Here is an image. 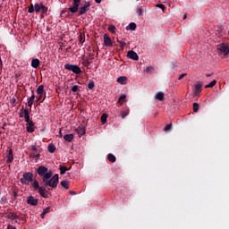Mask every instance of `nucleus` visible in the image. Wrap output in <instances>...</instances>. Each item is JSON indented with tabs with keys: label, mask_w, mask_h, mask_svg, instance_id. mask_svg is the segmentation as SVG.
<instances>
[{
	"label": "nucleus",
	"mask_w": 229,
	"mask_h": 229,
	"mask_svg": "<svg viewBox=\"0 0 229 229\" xmlns=\"http://www.w3.org/2000/svg\"><path fill=\"white\" fill-rule=\"evenodd\" d=\"M70 194H71V195H75L76 192H74V191H70Z\"/></svg>",
	"instance_id": "bf43d9fd"
},
{
	"label": "nucleus",
	"mask_w": 229,
	"mask_h": 229,
	"mask_svg": "<svg viewBox=\"0 0 229 229\" xmlns=\"http://www.w3.org/2000/svg\"><path fill=\"white\" fill-rule=\"evenodd\" d=\"M25 109L21 108V113H20V118H23L25 117V113H24Z\"/></svg>",
	"instance_id": "09e8293b"
},
{
	"label": "nucleus",
	"mask_w": 229,
	"mask_h": 229,
	"mask_svg": "<svg viewBox=\"0 0 229 229\" xmlns=\"http://www.w3.org/2000/svg\"><path fill=\"white\" fill-rule=\"evenodd\" d=\"M136 29H137V24L135 22H131L127 26V30L134 31Z\"/></svg>",
	"instance_id": "412c9836"
},
{
	"label": "nucleus",
	"mask_w": 229,
	"mask_h": 229,
	"mask_svg": "<svg viewBox=\"0 0 229 229\" xmlns=\"http://www.w3.org/2000/svg\"><path fill=\"white\" fill-rule=\"evenodd\" d=\"M186 18H188V16H187V14H184V15L182 16V20H186Z\"/></svg>",
	"instance_id": "4d7b16f0"
},
{
	"label": "nucleus",
	"mask_w": 229,
	"mask_h": 229,
	"mask_svg": "<svg viewBox=\"0 0 229 229\" xmlns=\"http://www.w3.org/2000/svg\"><path fill=\"white\" fill-rule=\"evenodd\" d=\"M82 65L89 67L90 65V61L89 60L84 61V63H82Z\"/></svg>",
	"instance_id": "c03bdc74"
},
{
	"label": "nucleus",
	"mask_w": 229,
	"mask_h": 229,
	"mask_svg": "<svg viewBox=\"0 0 229 229\" xmlns=\"http://www.w3.org/2000/svg\"><path fill=\"white\" fill-rule=\"evenodd\" d=\"M127 115H128V111H123V112H122L121 117H122V119H125V117H127Z\"/></svg>",
	"instance_id": "79ce46f5"
},
{
	"label": "nucleus",
	"mask_w": 229,
	"mask_h": 229,
	"mask_svg": "<svg viewBox=\"0 0 229 229\" xmlns=\"http://www.w3.org/2000/svg\"><path fill=\"white\" fill-rule=\"evenodd\" d=\"M16 103H17V99L15 98H10V104L15 106Z\"/></svg>",
	"instance_id": "ea45409f"
},
{
	"label": "nucleus",
	"mask_w": 229,
	"mask_h": 229,
	"mask_svg": "<svg viewBox=\"0 0 229 229\" xmlns=\"http://www.w3.org/2000/svg\"><path fill=\"white\" fill-rule=\"evenodd\" d=\"M96 2V4H99L101 0H94Z\"/></svg>",
	"instance_id": "6e6d98bb"
},
{
	"label": "nucleus",
	"mask_w": 229,
	"mask_h": 229,
	"mask_svg": "<svg viewBox=\"0 0 229 229\" xmlns=\"http://www.w3.org/2000/svg\"><path fill=\"white\" fill-rule=\"evenodd\" d=\"M157 7L160 8L163 12L166 10V7L163 4H157Z\"/></svg>",
	"instance_id": "58836bf2"
},
{
	"label": "nucleus",
	"mask_w": 229,
	"mask_h": 229,
	"mask_svg": "<svg viewBox=\"0 0 229 229\" xmlns=\"http://www.w3.org/2000/svg\"><path fill=\"white\" fill-rule=\"evenodd\" d=\"M24 114H25V116H23V118L25 119V123H33L32 121H30V111H28L27 108H25Z\"/></svg>",
	"instance_id": "dca6fc26"
},
{
	"label": "nucleus",
	"mask_w": 229,
	"mask_h": 229,
	"mask_svg": "<svg viewBox=\"0 0 229 229\" xmlns=\"http://www.w3.org/2000/svg\"><path fill=\"white\" fill-rule=\"evenodd\" d=\"M63 139H64V140L67 142H72V140L74 139V134H72V133L65 134L64 136H63Z\"/></svg>",
	"instance_id": "4468645a"
},
{
	"label": "nucleus",
	"mask_w": 229,
	"mask_h": 229,
	"mask_svg": "<svg viewBox=\"0 0 229 229\" xmlns=\"http://www.w3.org/2000/svg\"><path fill=\"white\" fill-rule=\"evenodd\" d=\"M155 98L157 101H163L165 99V93H163L162 91L157 92V96L155 97Z\"/></svg>",
	"instance_id": "f3484780"
},
{
	"label": "nucleus",
	"mask_w": 229,
	"mask_h": 229,
	"mask_svg": "<svg viewBox=\"0 0 229 229\" xmlns=\"http://www.w3.org/2000/svg\"><path fill=\"white\" fill-rule=\"evenodd\" d=\"M128 78L125 76H120L117 78V83L120 85H127Z\"/></svg>",
	"instance_id": "ddd939ff"
},
{
	"label": "nucleus",
	"mask_w": 229,
	"mask_h": 229,
	"mask_svg": "<svg viewBox=\"0 0 229 229\" xmlns=\"http://www.w3.org/2000/svg\"><path fill=\"white\" fill-rule=\"evenodd\" d=\"M199 110V104H198V103L192 104V111L194 113H198Z\"/></svg>",
	"instance_id": "c756f323"
},
{
	"label": "nucleus",
	"mask_w": 229,
	"mask_h": 229,
	"mask_svg": "<svg viewBox=\"0 0 229 229\" xmlns=\"http://www.w3.org/2000/svg\"><path fill=\"white\" fill-rule=\"evenodd\" d=\"M56 151V147L54 144L48 145V152L54 154Z\"/></svg>",
	"instance_id": "b1692460"
},
{
	"label": "nucleus",
	"mask_w": 229,
	"mask_h": 229,
	"mask_svg": "<svg viewBox=\"0 0 229 229\" xmlns=\"http://www.w3.org/2000/svg\"><path fill=\"white\" fill-rule=\"evenodd\" d=\"M8 219H12V221H14L15 219H17V216L14 215L13 213L10 214L7 216Z\"/></svg>",
	"instance_id": "f704fd0d"
},
{
	"label": "nucleus",
	"mask_w": 229,
	"mask_h": 229,
	"mask_svg": "<svg viewBox=\"0 0 229 229\" xmlns=\"http://www.w3.org/2000/svg\"><path fill=\"white\" fill-rule=\"evenodd\" d=\"M86 42V38L84 37V34L79 35V43L84 44Z\"/></svg>",
	"instance_id": "2f4dec72"
},
{
	"label": "nucleus",
	"mask_w": 229,
	"mask_h": 229,
	"mask_svg": "<svg viewBox=\"0 0 229 229\" xmlns=\"http://www.w3.org/2000/svg\"><path fill=\"white\" fill-rule=\"evenodd\" d=\"M2 68V60L0 59V69Z\"/></svg>",
	"instance_id": "052dcab7"
},
{
	"label": "nucleus",
	"mask_w": 229,
	"mask_h": 229,
	"mask_svg": "<svg viewBox=\"0 0 229 229\" xmlns=\"http://www.w3.org/2000/svg\"><path fill=\"white\" fill-rule=\"evenodd\" d=\"M31 157H33L35 159H39V154L33 153V154H31Z\"/></svg>",
	"instance_id": "49530a36"
},
{
	"label": "nucleus",
	"mask_w": 229,
	"mask_h": 229,
	"mask_svg": "<svg viewBox=\"0 0 229 229\" xmlns=\"http://www.w3.org/2000/svg\"><path fill=\"white\" fill-rule=\"evenodd\" d=\"M64 70L72 72V73H74L76 75H79V74H81V72H82L81 68L78 65L69 64H64Z\"/></svg>",
	"instance_id": "20e7f679"
},
{
	"label": "nucleus",
	"mask_w": 229,
	"mask_h": 229,
	"mask_svg": "<svg viewBox=\"0 0 229 229\" xmlns=\"http://www.w3.org/2000/svg\"><path fill=\"white\" fill-rule=\"evenodd\" d=\"M125 98H127L126 95L120 96V98H118V104L122 105V103L123 102V100H125Z\"/></svg>",
	"instance_id": "72a5a7b5"
},
{
	"label": "nucleus",
	"mask_w": 229,
	"mask_h": 229,
	"mask_svg": "<svg viewBox=\"0 0 229 229\" xmlns=\"http://www.w3.org/2000/svg\"><path fill=\"white\" fill-rule=\"evenodd\" d=\"M107 160L110 163H115V161L117 160V158L115 157V156H114L113 154H108L107 155Z\"/></svg>",
	"instance_id": "5701e85b"
},
{
	"label": "nucleus",
	"mask_w": 229,
	"mask_h": 229,
	"mask_svg": "<svg viewBox=\"0 0 229 229\" xmlns=\"http://www.w3.org/2000/svg\"><path fill=\"white\" fill-rule=\"evenodd\" d=\"M61 186L64 188V190H69V182L68 181H61Z\"/></svg>",
	"instance_id": "bb28decb"
},
{
	"label": "nucleus",
	"mask_w": 229,
	"mask_h": 229,
	"mask_svg": "<svg viewBox=\"0 0 229 229\" xmlns=\"http://www.w3.org/2000/svg\"><path fill=\"white\" fill-rule=\"evenodd\" d=\"M186 75H187L186 73H181V75H179V77H177V81L182 80Z\"/></svg>",
	"instance_id": "a18cd8bd"
},
{
	"label": "nucleus",
	"mask_w": 229,
	"mask_h": 229,
	"mask_svg": "<svg viewBox=\"0 0 229 229\" xmlns=\"http://www.w3.org/2000/svg\"><path fill=\"white\" fill-rule=\"evenodd\" d=\"M216 83H217V81L214 80V81H210V83L206 85V89L213 88L214 86H216Z\"/></svg>",
	"instance_id": "7c9ffc66"
},
{
	"label": "nucleus",
	"mask_w": 229,
	"mask_h": 229,
	"mask_svg": "<svg viewBox=\"0 0 229 229\" xmlns=\"http://www.w3.org/2000/svg\"><path fill=\"white\" fill-rule=\"evenodd\" d=\"M59 171H60V174L61 175L64 174L67 171H69V168L66 167V166H59Z\"/></svg>",
	"instance_id": "393cba45"
},
{
	"label": "nucleus",
	"mask_w": 229,
	"mask_h": 229,
	"mask_svg": "<svg viewBox=\"0 0 229 229\" xmlns=\"http://www.w3.org/2000/svg\"><path fill=\"white\" fill-rule=\"evenodd\" d=\"M35 131V123L33 122L27 123V132L33 133Z\"/></svg>",
	"instance_id": "f8f14e48"
},
{
	"label": "nucleus",
	"mask_w": 229,
	"mask_h": 229,
	"mask_svg": "<svg viewBox=\"0 0 229 229\" xmlns=\"http://www.w3.org/2000/svg\"><path fill=\"white\" fill-rule=\"evenodd\" d=\"M202 91V84L200 83H198L195 85V90H194V93L196 95L199 94L200 92Z\"/></svg>",
	"instance_id": "6ab92c4d"
},
{
	"label": "nucleus",
	"mask_w": 229,
	"mask_h": 229,
	"mask_svg": "<svg viewBox=\"0 0 229 229\" xmlns=\"http://www.w3.org/2000/svg\"><path fill=\"white\" fill-rule=\"evenodd\" d=\"M38 176L41 177V182H38L37 180H33V174L27 172L23 174V179L29 181L31 183V188L38 191V194L42 198H48L47 195V191H53L58 187L59 179L58 174L53 175V171L47 168L45 165H39L37 168Z\"/></svg>",
	"instance_id": "f257e3e1"
},
{
	"label": "nucleus",
	"mask_w": 229,
	"mask_h": 229,
	"mask_svg": "<svg viewBox=\"0 0 229 229\" xmlns=\"http://www.w3.org/2000/svg\"><path fill=\"white\" fill-rule=\"evenodd\" d=\"M108 32L115 33V26L112 25L107 28Z\"/></svg>",
	"instance_id": "c9c22d12"
},
{
	"label": "nucleus",
	"mask_w": 229,
	"mask_h": 229,
	"mask_svg": "<svg viewBox=\"0 0 229 229\" xmlns=\"http://www.w3.org/2000/svg\"><path fill=\"white\" fill-rule=\"evenodd\" d=\"M81 89V86H78V85H74V86H72V88H71V91H72V93H78Z\"/></svg>",
	"instance_id": "c85d7f7f"
},
{
	"label": "nucleus",
	"mask_w": 229,
	"mask_h": 229,
	"mask_svg": "<svg viewBox=\"0 0 229 229\" xmlns=\"http://www.w3.org/2000/svg\"><path fill=\"white\" fill-rule=\"evenodd\" d=\"M43 8H48V7L45 6L43 3L35 4V5L31 4H30V7H29V13H39V11L43 10Z\"/></svg>",
	"instance_id": "7ed1b4c3"
},
{
	"label": "nucleus",
	"mask_w": 229,
	"mask_h": 229,
	"mask_svg": "<svg viewBox=\"0 0 229 229\" xmlns=\"http://www.w3.org/2000/svg\"><path fill=\"white\" fill-rule=\"evenodd\" d=\"M94 87H96V85L94 84V81H92V80L89 81V83H88L89 90H92L94 89Z\"/></svg>",
	"instance_id": "cd10ccee"
},
{
	"label": "nucleus",
	"mask_w": 229,
	"mask_h": 229,
	"mask_svg": "<svg viewBox=\"0 0 229 229\" xmlns=\"http://www.w3.org/2000/svg\"><path fill=\"white\" fill-rule=\"evenodd\" d=\"M151 71H153V67L148 66L147 69H145V72L149 73Z\"/></svg>",
	"instance_id": "de8ad7c7"
},
{
	"label": "nucleus",
	"mask_w": 229,
	"mask_h": 229,
	"mask_svg": "<svg viewBox=\"0 0 229 229\" xmlns=\"http://www.w3.org/2000/svg\"><path fill=\"white\" fill-rule=\"evenodd\" d=\"M76 133L80 136L86 134V127H84V125H79L76 129Z\"/></svg>",
	"instance_id": "9d476101"
},
{
	"label": "nucleus",
	"mask_w": 229,
	"mask_h": 229,
	"mask_svg": "<svg viewBox=\"0 0 229 229\" xmlns=\"http://www.w3.org/2000/svg\"><path fill=\"white\" fill-rule=\"evenodd\" d=\"M172 125L173 123H169L168 125L165 126L164 131L166 132L171 131Z\"/></svg>",
	"instance_id": "4c0bfd02"
},
{
	"label": "nucleus",
	"mask_w": 229,
	"mask_h": 229,
	"mask_svg": "<svg viewBox=\"0 0 229 229\" xmlns=\"http://www.w3.org/2000/svg\"><path fill=\"white\" fill-rule=\"evenodd\" d=\"M33 92H34V91H33V90H31V94H33Z\"/></svg>",
	"instance_id": "680f3d73"
},
{
	"label": "nucleus",
	"mask_w": 229,
	"mask_h": 229,
	"mask_svg": "<svg viewBox=\"0 0 229 229\" xmlns=\"http://www.w3.org/2000/svg\"><path fill=\"white\" fill-rule=\"evenodd\" d=\"M27 204L32 207H37L38 206V199H35L33 196H30L27 198Z\"/></svg>",
	"instance_id": "39448f33"
},
{
	"label": "nucleus",
	"mask_w": 229,
	"mask_h": 229,
	"mask_svg": "<svg viewBox=\"0 0 229 229\" xmlns=\"http://www.w3.org/2000/svg\"><path fill=\"white\" fill-rule=\"evenodd\" d=\"M37 94H38V96H41V95L45 94V86H43V85L38 86Z\"/></svg>",
	"instance_id": "2eb2a0df"
},
{
	"label": "nucleus",
	"mask_w": 229,
	"mask_h": 229,
	"mask_svg": "<svg viewBox=\"0 0 229 229\" xmlns=\"http://www.w3.org/2000/svg\"><path fill=\"white\" fill-rule=\"evenodd\" d=\"M7 229H16V228H15V226H13V225H8V226H7Z\"/></svg>",
	"instance_id": "5fc2aeb1"
},
{
	"label": "nucleus",
	"mask_w": 229,
	"mask_h": 229,
	"mask_svg": "<svg viewBox=\"0 0 229 229\" xmlns=\"http://www.w3.org/2000/svg\"><path fill=\"white\" fill-rule=\"evenodd\" d=\"M38 66H39V60L38 59L31 60V67H33V69H38Z\"/></svg>",
	"instance_id": "aec40b11"
},
{
	"label": "nucleus",
	"mask_w": 229,
	"mask_h": 229,
	"mask_svg": "<svg viewBox=\"0 0 229 229\" xmlns=\"http://www.w3.org/2000/svg\"><path fill=\"white\" fill-rule=\"evenodd\" d=\"M127 57L128 59H131L133 61H139V55L131 50L127 52Z\"/></svg>",
	"instance_id": "0eeeda50"
},
{
	"label": "nucleus",
	"mask_w": 229,
	"mask_h": 229,
	"mask_svg": "<svg viewBox=\"0 0 229 229\" xmlns=\"http://www.w3.org/2000/svg\"><path fill=\"white\" fill-rule=\"evenodd\" d=\"M31 151H35V153H38V149L36 147H32Z\"/></svg>",
	"instance_id": "603ef678"
},
{
	"label": "nucleus",
	"mask_w": 229,
	"mask_h": 229,
	"mask_svg": "<svg viewBox=\"0 0 229 229\" xmlns=\"http://www.w3.org/2000/svg\"><path fill=\"white\" fill-rule=\"evenodd\" d=\"M218 51H220V53L224 54V55H227L229 53V48H228L227 45L220 44L218 46Z\"/></svg>",
	"instance_id": "423d86ee"
},
{
	"label": "nucleus",
	"mask_w": 229,
	"mask_h": 229,
	"mask_svg": "<svg viewBox=\"0 0 229 229\" xmlns=\"http://www.w3.org/2000/svg\"><path fill=\"white\" fill-rule=\"evenodd\" d=\"M117 42H118V44H120V47H122V48L125 47V46L127 45L125 43V41H123V40L118 39Z\"/></svg>",
	"instance_id": "e433bc0d"
},
{
	"label": "nucleus",
	"mask_w": 229,
	"mask_h": 229,
	"mask_svg": "<svg viewBox=\"0 0 229 229\" xmlns=\"http://www.w3.org/2000/svg\"><path fill=\"white\" fill-rule=\"evenodd\" d=\"M227 34H228V37H229V30H228Z\"/></svg>",
	"instance_id": "0e129e2a"
},
{
	"label": "nucleus",
	"mask_w": 229,
	"mask_h": 229,
	"mask_svg": "<svg viewBox=\"0 0 229 229\" xmlns=\"http://www.w3.org/2000/svg\"><path fill=\"white\" fill-rule=\"evenodd\" d=\"M45 216H47V214L41 213V215H39V217H41V219H45Z\"/></svg>",
	"instance_id": "864d4df0"
},
{
	"label": "nucleus",
	"mask_w": 229,
	"mask_h": 229,
	"mask_svg": "<svg viewBox=\"0 0 229 229\" xmlns=\"http://www.w3.org/2000/svg\"><path fill=\"white\" fill-rule=\"evenodd\" d=\"M39 12H41V19L45 18V16L48 15V7H43V9L39 10Z\"/></svg>",
	"instance_id": "a211bd4d"
},
{
	"label": "nucleus",
	"mask_w": 229,
	"mask_h": 229,
	"mask_svg": "<svg viewBox=\"0 0 229 229\" xmlns=\"http://www.w3.org/2000/svg\"><path fill=\"white\" fill-rule=\"evenodd\" d=\"M210 76H212V73H207L206 74V77H210Z\"/></svg>",
	"instance_id": "13d9d810"
},
{
	"label": "nucleus",
	"mask_w": 229,
	"mask_h": 229,
	"mask_svg": "<svg viewBox=\"0 0 229 229\" xmlns=\"http://www.w3.org/2000/svg\"><path fill=\"white\" fill-rule=\"evenodd\" d=\"M6 158H7V164H12V162H13V152L12 148H8Z\"/></svg>",
	"instance_id": "1a4fd4ad"
},
{
	"label": "nucleus",
	"mask_w": 229,
	"mask_h": 229,
	"mask_svg": "<svg viewBox=\"0 0 229 229\" xmlns=\"http://www.w3.org/2000/svg\"><path fill=\"white\" fill-rule=\"evenodd\" d=\"M74 13L69 12L68 9L61 11V17L72 18Z\"/></svg>",
	"instance_id": "9b49d317"
},
{
	"label": "nucleus",
	"mask_w": 229,
	"mask_h": 229,
	"mask_svg": "<svg viewBox=\"0 0 229 229\" xmlns=\"http://www.w3.org/2000/svg\"><path fill=\"white\" fill-rule=\"evenodd\" d=\"M137 14H138V16L143 15V9L138 8Z\"/></svg>",
	"instance_id": "37998d69"
},
{
	"label": "nucleus",
	"mask_w": 229,
	"mask_h": 229,
	"mask_svg": "<svg viewBox=\"0 0 229 229\" xmlns=\"http://www.w3.org/2000/svg\"><path fill=\"white\" fill-rule=\"evenodd\" d=\"M107 118H108L107 114H102V115L100 116V122H101L102 123H107Z\"/></svg>",
	"instance_id": "a878e982"
},
{
	"label": "nucleus",
	"mask_w": 229,
	"mask_h": 229,
	"mask_svg": "<svg viewBox=\"0 0 229 229\" xmlns=\"http://www.w3.org/2000/svg\"><path fill=\"white\" fill-rule=\"evenodd\" d=\"M61 133H62V132H61V131H59V135H61Z\"/></svg>",
	"instance_id": "e2e57ef3"
},
{
	"label": "nucleus",
	"mask_w": 229,
	"mask_h": 229,
	"mask_svg": "<svg viewBox=\"0 0 229 229\" xmlns=\"http://www.w3.org/2000/svg\"><path fill=\"white\" fill-rule=\"evenodd\" d=\"M17 199V191L12 192V200Z\"/></svg>",
	"instance_id": "a19ab883"
},
{
	"label": "nucleus",
	"mask_w": 229,
	"mask_h": 229,
	"mask_svg": "<svg viewBox=\"0 0 229 229\" xmlns=\"http://www.w3.org/2000/svg\"><path fill=\"white\" fill-rule=\"evenodd\" d=\"M81 4V0H72V6L69 7L67 10L71 12V13H78L79 16L86 14L90 8V2H84L82 6L79 7Z\"/></svg>",
	"instance_id": "f03ea898"
},
{
	"label": "nucleus",
	"mask_w": 229,
	"mask_h": 229,
	"mask_svg": "<svg viewBox=\"0 0 229 229\" xmlns=\"http://www.w3.org/2000/svg\"><path fill=\"white\" fill-rule=\"evenodd\" d=\"M27 180L25 179H20V183L23 184V185H27Z\"/></svg>",
	"instance_id": "3c124183"
},
{
	"label": "nucleus",
	"mask_w": 229,
	"mask_h": 229,
	"mask_svg": "<svg viewBox=\"0 0 229 229\" xmlns=\"http://www.w3.org/2000/svg\"><path fill=\"white\" fill-rule=\"evenodd\" d=\"M46 97H43V94L38 95L37 102L43 103L45 101Z\"/></svg>",
	"instance_id": "473e14b6"
},
{
	"label": "nucleus",
	"mask_w": 229,
	"mask_h": 229,
	"mask_svg": "<svg viewBox=\"0 0 229 229\" xmlns=\"http://www.w3.org/2000/svg\"><path fill=\"white\" fill-rule=\"evenodd\" d=\"M35 94H32L31 97L29 98V102H27V105H29V107H31L33 106V103L35 102Z\"/></svg>",
	"instance_id": "4be33fe9"
},
{
	"label": "nucleus",
	"mask_w": 229,
	"mask_h": 229,
	"mask_svg": "<svg viewBox=\"0 0 229 229\" xmlns=\"http://www.w3.org/2000/svg\"><path fill=\"white\" fill-rule=\"evenodd\" d=\"M112 45V39L108 38L107 34H104V46H106V47H111Z\"/></svg>",
	"instance_id": "6e6552de"
},
{
	"label": "nucleus",
	"mask_w": 229,
	"mask_h": 229,
	"mask_svg": "<svg viewBox=\"0 0 229 229\" xmlns=\"http://www.w3.org/2000/svg\"><path fill=\"white\" fill-rule=\"evenodd\" d=\"M48 213H49V208L43 209V212H41V214H43V215H47Z\"/></svg>",
	"instance_id": "8fccbe9b"
}]
</instances>
